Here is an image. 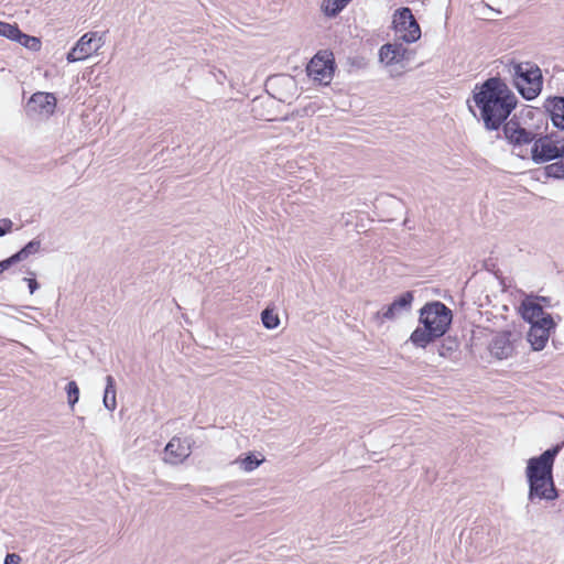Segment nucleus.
I'll use <instances>...</instances> for the list:
<instances>
[{"mask_svg": "<svg viewBox=\"0 0 564 564\" xmlns=\"http://www.w3.org/2000/svg\"><path fill=\"white\" fill-rule=\"evenodd\" d=\"M473 99L480 111L485 128L489 131L498 130L518 102L507 84L498 77L488 78L478 91H474Z\"/></svg>", "mask_w": 564, "mask_h": 564, "instance_id": "1", "label": "nucleus"}, {"mask_svg": "<svg viewBox=\"0 0 564 564\" xmlns=\"http://www.w3.org/2000/svg\"><path fill=\"white\" fill-rule=\"evenodd\" d=\"M512 84L527 100L536 98L543 85L540 67L532 62H510L506 65Z\"/></svg>", "mask_w": 564, "mask_h": 564, "instance_id": "2", "label": "nucleus"}, {"mask_svg": "<svg viewBox=\"0 0 564 564\" xmlns=\"http://www.w3.org/2000/svg\"><path fill=\"white\" fill-rule=\"evenodd\" d=\"M530 158L535 164L564 159V138L557 132H538L530 149Z\"/></svg>", "mask_w": 564, "mask_h": 564, "instance_id": "3", "label": "nucleus"}, {"mask_svg": "<svg viewBox=\"0 0 564 564\" xmlns=\"http://www.w3.org/2000/svg\"><path fill=\"white\" fill-rule=\"evenodd\" d=\"M452 319V311L438 301L426 303L420 310V324L432 330L440 338L448 330Z\"/></svg>", "mask_w": 564, "mask_h": 564, "instance_id": "4", "label": "nucleus"}, {"mask_svg": "<svg viewBox=\"0 0 564 564\" xmlns=\"http://www.w3.org/2000/svg\"><path fill=\"white\" fill-rule=\"evenodd\" d=\"M392 24L398 40L414 43L421 37V28L409 8L397 10Z\"/></svg>", "mask_w": 564, "mask_h": 564, "instance_id": "5", "label": "nucleus"}, {"mask_svg": "<svg viewBox=\"0 0 564 564\" xmlns=\"http://www.w3.org/2000/svg\"><path fill=\"white\" fill-rule=\"evenodd\" d=\"M561 447L558 445L546 449L538 457L528 460L525 477L528 482L540 480L541 478L553 477V465Z\"/></svg>", "mask_w": 564, "mask_h": 564, "instance_id": "6", "label": "nucleus"}, {"mask_svg": "<svg viewBox=\"0 0 564 564\" xmlns=\"http://www.w3.org/2000/svg\"><path fill=\"white\" fill-rule=\"evenodd\" d=\"M104 33L87 32L85 33L67 53L68 63L85 61L93 54L97 53L105 44Z\"/></svg>", "mask_w": 564, "mask_h": 564, "instance_id": "7", "label": "nucleus"}, {"mask_svg": "<svg viewBox=\"0 0 564 564\" xmlns=\"http://www.w3.org/2000/svg\"><path fill=\"white\" fill-rule=\"evenodd\" d=\"M503 133L508 142L514 148H522L523 145L529 144L532 145L538 134L536 131L522 127L516 116L505 122Z\"/></svg>", "mask_w": 564, "mask_h": 564, "instance_id": "8", "label": "nucleus"}, {"mask_svg": "<svg viewBox=\"0 0 564 564\" xmlns=\"http://www.w3.org/2000/svg\"><path fill=\"white\" fill-rule=\"evenodd\" d=\"M56 108V97L52 93L39 91L31 96L26 104L30 116L50 117Z\"/></svg>", "mask_w": 564, "mask_h": 564, "instance_id": "9", "label": "nucleus"}, {"mask_svg": "<svg viewBox=\"0 0 564 564\" xmlns=\"http://www.w3.org/2000/svg\"><path fill=\"white\" fill-rule=\"evenodd\" d=\"M414 300L413 292L408 291L397 297L390 305L384 306L377 312L376 318L381 322L393 321L402 314L410 312Z\"/></svg>", "mask_w": 564, "mask_h": 564, "instance_id": "10", "label": "nucleus"}, {"mask_svg": "<svg viewBox=\"0 0 564 564\" xmlns=\"http://www.w3.org/2000/svg\"><path fill=\"white\" fill-rule=\"evenodd\" d=\"M542 323H533L530 326L527 338L531 344L533 350H542L550 337V332L554 328L555 324L551 315H546V318L541 319Z\"/></svg>", "mask_w": 564, "mask_h": 564, "instance_id": "11", "label": "nucleus"}, {"mask_svg": "<svg viewBox=\"0 0 564 564\" xmlns=\"http://www.w3.org/2000/svg\"><path fill=\"white\" fill-rule=\"evenodd\" d=\"M334 72V62L327 55L316 54L307 65V74L319 83H328Z\"/></svg>", "mask_w": 564, "mask_h": 564, "instance_id": "12", "label": "nucleus"}, {"mask_svg": "<svg viewBox=\"0 0 564 564\" xmlns=\"http://www.w3.org/2000/svg\"><path fill=\"white\" fill-rule=\"evenodd\" d=\"M528 499L531 502L539 500L552 501L557 498V490L554 485L553 477L541 478L540 480L529 481Z\"/></svg>", "mask_w": 564, "mask_h": 564, "instance_id": "13", "label": "nucleus"}, {"mask_svg": "<svg viewBox=\"0 0 564 564\" xmlns=\"http://www.w3.org/2000/svg\"><path fill=\"white\" fill-rule=\"evenodd\" d=\"M164 462L171 465H177L183 463L192 453L191 445L181 440L180 437H173L166 444L164 448Z\"/></svg>", "mask_w": 564, "mask_h": 564, "instance_id": "14", "label": "nucleus"}, {"mask_svg": "<svg viewBox=\"0 0 564 564\" xmlns=\"http://www.w3.org/2000/svg\"><path fill=\"white\" fill-rule=\"evenodd\" d=\"M409 50L402 43H387L379 51V58L386 65L399 64L409 59Z\"/></svg>", "mask_w": 564, "mask_h": 564, "instance_id": "15", "label": "nucleus"}, {"mask_svg": "<svg viewBox=\"0 0 564 564\" xmlns=\"http://www.w3.org/2000/svg\"><path fill=\"white\" fill-rule=\"evenodd\" d=\"M544 107L551 115L553 126L564 131V97H550Z\"/></svg>", "mask_w": 564, "mask_h": 564, "instance_id": "16", "label": "nucleus"}, {"mask_svg": "<svg viewBox=\"0 0 564 564\" xmlns=\"http://www.w3.org/2000/svg\"><path fill=\"white\" fill-rule=\"evenodd\" d=\"M513 346L509 334H499L490 343V352L498 359H507L512 355Z\"/></svg>", "mask_w": 564, "mask_h": 564, "instance_id": "17", "label": "nucleus"}, {"mask_svg": "<svg viewBox=\"0 0 564 564\" xmlns=\"http://www.w3.org/2000/svg\"><path fill=\"white\" fill-rule=\"evenodd\" d=\"M521 314L522 317L531 325H533V323H542L541 319L546 318L547 315L540 304L532 301L522 302Z\"/></svg>", "mask_w": 564, "mask_h": 564, "instance_id": "18", "label": "nucleus"}, {"mask_svg": "<svg viewBox=\"0 0 564 564\" xmlns=\"http://www.w3.org/2000/svg\"><path fill=\"white\" fill-rule=\"evenodd\" d=\"M438 338L440 337L436 336L432 330L423 326L416 327L412 332L409 341L416 348H426L430 344L434 343Z\"/></svg>", "mask_w": 564, "mask_h": 564, "instance_id": "19", "label": "nucleus"}, {"mask_svg": "<svg viewBox=\"0 0 564 564\" xmlns=\"http://www.w3.org/2000/svg\"><path fill=\"white\" fill-rule=\"evenodd\" d=\"M42 241L37 238L29 241L22 249L11 256L14 263L26 260L30 256L36 254L41 251Z\"/></svg>", "mask_w": 564, "mask_h": 564, "instance_id": "20", "label": "nucleus"}, {"mask_svg": "<svg viewBox=\"0 0 564 564\" xmlns=\"http://www.w3.org/2000/svg\"><path fill=\"white\" fill-rule=\"evenodd\" d=\"M104 405L109 411H115L117 408L116 401V381L112 376L106 377V388L102 399Z\"/></svg>", "mask_w": 564, "mask_h": 564, "instance_id": "21", "label": "nucleus"}, {"mask_svg": "<svg viewBox=\"0 0 564 564\" xmlns=\"http://www.w3.org/2000/svg\"><path fill=\"white\" fill-rule=\"evenodd\" d=\"M459 348V341L455 337L443 338L437 347V354L442 358H449Z\"/></svg>", "mask_w": 564, "mask_h": 564, "instance_id": "22", "label": "nucleus"}, {"mask_svg": "<svg viewBox=\"0 0 564 564\" xmlns=\"http://www.w3.org/2000/svg\"><path fill=\"white\" fill-rule=\"evenodd\" d=\"M542 173L546 178L564 180V160L558 159L557 161L545 165Z\"/></svg>", "mask_w": 564, "mask_h": 564, "instance_id": "23", "label": "nucleus"}, {"mask_svg": "<svg viewBox=\"0 0 564 564\" xmlns=\"http://www.w3.org/2000/svg\"><path fill=\"white\" fill-rule=\"evenodd\" d=\"M351 0H325L323 10L327 17H336Z\"/></svg>", "mask_w": 564, "mask_h": 564, "instance_id": "24", "label": "nucleus"}, {"mask_svg": "<svg viewBox=\"0 0 564 564\" xmlns=\"http://www.w3.org/2000/svg\"><path fill=\"white\" fill-rule=\"evenodd\" d=\"M13 41L18 42L19 44H21L24 47H26L31 51H34V52H36L41 48L40 39L24 34L21 31H20V34L17 37H14Z\"/></svg>", "mask_w": 564, "mask_h": 564, "instance_id": "25", "label": "nucleus"}, {"mask_svg": "<svg viewBox=\"0 0 564 564\" xmlns=\"http://www.w3.org/2000/svg\"><path fill=\"white\" fill-rule=\"evenodd\" d=\"M67 393V402L70 409H74L75 404L79 400V388L75 381H69L65 388Z\"/></svg>", "mask_w": 564, "mask_h": 564, "instance_id": "26", "label": "nucleus"}, {"mask_svg": "<svg viewBox=\"0 0 564 564\" xmlns=\"http://www.w3.org/2000/svg\"><path fill=\"white\" fill-rule=\"evenodd\" d=\"M20 34V29L17 24H10L3 21H0V35L4 36L9 40H14Z\"/></svg>", "mask_w": 564, "mask_h": 564, "instance_id": "27", "label": "nucleus"}, {"mask_svg": "<svg viewBox=\"0 0 564 564\" xmlns=\"http://www.w3.org/2000/svg\"><path fill=\"white\" fill-rule=\"evenodd\" d=\"M261 319L263 326L268 329L275 328L280 323L278 315L274 314L273 311L268 308L261 313Z\"/></svg>", "mask_w": 564, "mask_h": 564, "instance_id": "28", "label": "nucleus"}, {"mask_svg": "<svg viewBox=\"0 0 564 564\" xmlns=\"http://www.w3.org/2000/svg\"><path fill=\"white\" fill-rule=\"evenodd\" d=\"M236 463H238L240 468L245 471H252L262 463V460L256 458L253 455H248L245 458L237 460Z\"/></svg>", "mask_w": 564, "mask_h": 564, "instance_id": "29", "label": "nucleus"}, {"mask_svg": "<svg viewBox=\"0 0 564 564\" xmlns=\"http://www.w3.org/2000/svg\"><path fill=\"white\" fill-rule=\"evenodd\" d=\"M13 221L9 218L0 219V237L7 235L12 230Z\"/></svg>", "mask_w": 564, "mask_h": 564, "instance_id": "30", "label": "nucleus"}, {"mask_svg": "<svg viewBox=\"0 0 564 564\" xmlns=\"http://www.w3.org/2000/svg\"><path fill=\"white\" fill-rule=\"evenodd\" d=\"M21 557L15 553L7 554L4 564H20Z\"/></svg>", "mask_w": 564, "mask_h": 564, "instance_id": "31", "label": "nucleus"}, {"mask_svg": "<svg viewBox=\"0 0 564 564\" xmlns=\"http://www.w3.org/2000/svg\"><path fill=\"white\" fill-rule=\"evenodd\" d=\"M14 263V261L12 260L11 257L0 261V274L3 273L6 270H8L10 267H12Z\"/></svg>", "mask_w": 564, "mask_h": 564, "instance_id": "32", "label": "nucleus"}, {"mask_svg": "<svg viewBox=\"0 0 564 564\" xmlns=\"http://www.w3.org/2000/svg\"><path fill=\"white\" fill-rule=\"evenodd\" d=\"M24 281L28 282L29 290H30L31 294H33L40 288V284L37 283V281L35 279L25 278Z\"/></svg>", "mask_w": 564, "mask_h": 564, "instance_id": "33", "label": "nucleus"}, {"mask_svg": "<svg viewBox=\"0 0 564 564\" xmlns=\"http://www.w3.org/2000/svg\"><path fill=\"white\" fill-rule=\"evenodd\" d=\"M284 79L288 80L289 83H293V79L291 77H286Z\"/></svg>", "mask_w": 564, "mask_h": 564, "instance_id": "34", "label": "nucleus"}, {"mask_svg": "<svg viewBox=\"0 0 564 564\" xmlns=\"http://www.w3.org/2000/svg\"><path fill=\"white\" fill-rule=\"evenodd\" d=\"M531 113H532V110H531V109H529V110L527 111V116H530Z\"/></svg>", "mask_w": 564, "mask_h": 564, "instance_id": "35", "label": "nucleus"}]
</instances>
